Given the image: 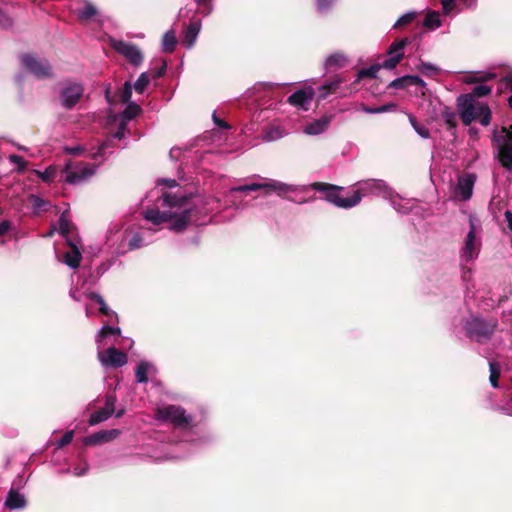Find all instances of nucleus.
Instances as JSON below:
<instances>
[{
    "mask_svg": "<svg viewBox=\"0 0 512 512\" xmlns=\"http://www.w3.org/2000/svg\"><path fill=\"white\" fill-rule=\"evenodd\" d=\"M132 90H133V87L131 85V83L129 82H126L124 84V87H123V90H122V93H121V101L123 103H126L128 104L129 102H131V97H132Z\"/></svg>",
    "mask_w": 512,
    "mask_h": 512,
    "instance_id": "37998d69",
    "label": "nucleus"
},
{
    "mask_svg": "<svg viewBox=\"0 0 512 512\" xmlns=\"http://www.w3.org/2000/svg\"><path fill=\"white\" fill-rule=\"evenodd\" d=\"M469 232L465 238L464 247L462 249V257L469 261L478 256L479 247H480V226L478 225L477 220L470 216L469 218Z\"/></svg>",
    "mask_w": 512,
    "mask_h": 512,
    "instance_id": "f8f14e48",
    "label": "nucleus"
},
{
    "mask_svg": "<svg viewBox=\"0 0 512 512\" xmlns=\"http://www.w3.org/2000/svg\"><path fill=\"white\" fill-rule=\"evenodd\" d=\"M314 97V89L311 86L297 90L288 97V102L302 110H308Z\"/></svg>",
    "mask_w": 512,
    "mask_h": 512,
    "instance_id": "a211bd4d",
    "label": "nucleus"
},
{
    "mask_svg": "<svg viewBox=\"0 0 512 512\" xmlns=\"http://www.w3.org/2000/svg\"><path fill=\"white\" fill-rule=\"evenodd\" d=\"M140 112H141V107L138 104H136L134 102H129L122 114V116L124 118L123 122L132 120L134 117L139 115Z\"/></svg>",
    "mask_w": 512,
    "mask_h": 512,
    "instance_id": "72a5a7b5",
    "label": "nucleus"
},
{
    "mask_svg": "<svg viewBox=\"0 0 512 512\" xmlns=\"http://www.w3.org/2000/svg\"><path fill=\"white\" fill-rule=\"evenodd\" d=\"M180 455H176V454H173V455H170L168 457H166V459H176V458H179Z\"/></svg>",
    "mask_w": 512,
    "mask_h": 512,
    "instance_id": "338daca9",
    "label": "nucleus"
},
{
    "mask_svg": "<svg viewBox=\"0 0 512 512\" xmlns=\"http://www.w3.org/2000/svg\"><path fill=\"white\" fill-rule=\"evenodd\" d=\"M215 204L217 201L212 198L206 201L198 198L192 200L184 195L166 193L161 196L156 208H147L143 212V217L154 226L171 222L169 229L180 232L190 223L203 224L197 215H207L214 210Z\"/></svg>",
    "mask_w": 512,
    "mask_h": 512,
    "instance_id": "f257e3e1",
    "label": "nucleus"
},
{
    "mask_svg": "<svg viewBox=\"0 0 512 512\" xmlns=\"http://www.w3.org/2000/svg\"><path fill=\"white\" fill-rule=\"evenodd\" d=\"M200 8L203 9V12L207 15L212 11V0H195Z\"/></svg>",
    "mask_w": 512,
    "mask_h": 512,
    "instance_id": "49530a36",
    "label": "nucleus"
},
{
    "mask_svg": "<svg viewBox=\"0 0 512 512\" xmlns=\"http://www.w3.org/2000/svg\"><path fill=\"white\" fill-rule=\"evenodd\" d=\"M332 3L333 0H317L318 10L324 12L331 6Z\"/></svg>",
    "mask_w": 512,
    "mask_h": 512,
    "instance_id": "8fccbe9b",
    "label": "nucleus"
},
{
    "mask_svg": "<svg viewBox=\"0 0 512 512\" xmlns=\"http://www.w3.org/2000/svg\"><path fill=\"white\" fill-rule=\"evenodd\" d=\"M213 119H214V123H215L217 126H219L220 128H224V129H228V128H229V125H228L226 122H224V121H222V120L218 119V118L216 117V114H215V113L213 114Z\"/></svg>",
    "mask_w": 512,
    "mask_h": 512,
    "instance_id": "13d9d810",
    "label": "nucleus"
},
{
    "mask_svg": "<svg viewBox=\"0 0 512 512\" xmlns=\"http://www.w3.org/2000/svg\"><path fill=\"white\" fill-rule=\"evenodd\" d=\"M97 166L85 162H69L63 170L64 180L72 185L82 184L96 172Z\"/></svg>",
    "mask_w": 512,
    "mask_h": 512,
    "instance_id": "1a4fd4ad",
    "label": "nucleus"
},
{
    "mask_svg": "<svg viewBox=\"0 0 512 512\" xmlns=\"http://www.w3.org/2000/svg\"><path fill=\"white\" fill-rule=\"evenodd\" d=\"M9 160H10V162H11V163L17 164V165H19L20 167H23V166H24V160H23V158H22L21 156H19V155H15V154L10 155V156H9Z\"/></svg>",
    "mask_w": 512,
    "mask_h": 512,
    "instance_id": "864d4df0",
    "label": "nucleus"
},
{
    "mask_svg": "<svg viewBox=\"0 0 512 512\" xmlns=\"http://www.w3.org/2000/svg\"><path fill=\"white\" fill-rule=\"evenodd\" d=\"M87 297L91 300H94L100 306L99 310L102 315H105L110 319L115 318L117 320V314L106 305L101 295L97 293H89Z\"/></svg>",
    "mask_w": 512,
    "mask_h": 512,
    "instance_id": "a878e982",
    "label": "nucleus"
},
{
    "mask_svg": "<svg viewBox=\"0 0 512 512\" xmlns=\"http://www.w3.org/2000/svg\"><path fill=\"white\" fill-rule=\"evenodd\" d=\"M455 118H456V115L453 112H446L445 113V119H446V122L448 124L454 125L455 124Z\"/></svg>",
    "mask_w": 512,
    "mask_h": 512,
    "instance_id": "4d7b16f0",
    "label": "nucleus"
},
{
    "mask_svg": "<svg viewBox=\"0 0 512 512\" xmlns=\"http://www.w3.org/2000/svg\"><path fill=\"white\" fill-rule=\"evenodd\" d=\"M65 150L72 155H79L83 151L81 146L67 147Z\"/></svg>",
    "mask_w": 512,
    "mask_h": 512,
    "instance_id": "6e6d98bb",
    "label": "nucleus"
},
{
    "mask_svg": "<svg viewBox=\"0 0 512 512\" xmlns=\"http://www.w3.org/2000/svg\"><path fill=\"white\" fill-rule=\"evenodd\" d=\"M409 121L414 128L415 132L423 139H428L430 137L429 129L417 122L416 118L413 115H409Z\"/></svg>",
    "mask_w": 512,
    "mask_h": 512,
    "instance_id": "473e14b6",
    "label": "nucleus"
},
{
    "mask_svg": "<svg viewBox=\"0 0 512 512\" xmlns=\"http://www.w3.org/2000/svg\"><path fill=\"white\" fill-rule=\"evenodd\" d=\"M157 230L152 228H125L115 225L107 234V243L115 247L117 251L135 250L153 242V233Z\"/></svg>",
    "mask_w": 512,
    "mask_h": 512,
    "instance_id": "7ed1b4c3",
    "label": "nucleus"
},
{
    "mask_svg": "<svg viewBox=\"0 0 512 512\" xmlns=\"http://www.w3.org/2000/svg\"><path fill=\"white\" fill-rule=\"evenodd\" d=\"M347 63V57L342 53H333L329 55L325 60L326 69H338L342 68Z\"/></svg>",
    "mask_w": 512,
    "mask_h": 512,
    "instance_id": "393cba45",
    "label": "nucleus"
},
{
    "mask_svg": "<svg viewBox=\"0 0 512 512\" xmlns=\"http://www.w3.org/2000/svg\"><path fill=\"white\" fill-rule=\"evenodd\" d=\"M10 228H11L10 221H7V220L1 221L0 222V236L7 233L10 230Z\"/></svg>",
    "mask_w": 512,
    "mask_h": 512,
    "instance_id": "603ef678",
    "label": "nucleus"
},
{
    "mask_svg": "<svg viewBox=\"0 0 512 512\" xmlns=\"http://www.w3.org/2000/svg\"><path fill=\"white\" fill-rule=\"evenodd\" d=\"M152 369V365L148 362L142 361L136 369V379L139 383H146L148 381V372Z\"/></svg>",
    "mask_w": 512,
    "mask_h": 512,
    "instance_id": "c756f323",
    "label": "nucleus"
},
{
    "mask_svg": "<svg viewBox=\"0 0 512 512\" xmlns=\"http://www.w3.org/2000/svg\"><path fill=\"white\" fill-rule=\"evenodd\" d=\"M116 401L117 399L115 395H107L105 399V406L90 416L89 424L96 425L100 422L107 420L112 415H115L116 418H121L124 415L125 410L122 408L116 411Z\"/></svg>",
    "mask_w": 512,
    "mask_h": 512,
    "instance_id": "2eb2a0df",
    "label": "nucleus"
},
{
    "mask_svg": "<svg viewBox=\"0 0 512 512\" xmlns=\"http://www.w3.org/2000/svg\"><path fill=\"white\" fill-rule=\"evenodd\" d=\"M307 188L323 192L327 201L341 208H352L360 203V197L358 194L350 193L344 196L336 186L319 182L313 183L309 186L299 187L273 179H264V181L260 183H250L233 187L231 188L230 192H250L265 189L269 192L276 193L278 196H284L287 193L295 192L298 190L305 191Z\"/></svg>",
    "mask_w": 512,
    "mask_h": 512,
    "instance_id": "f03ea898",
    "label": "nucleus"
},
{
    "mask_svg": "<svg viewBox=\"0 0 512 512\" xmlns=\"http://www.w3.org/2000/svg\"><path fill=\"white\" fill-rule=\"evenodd\" d=\"M165 69H166V65L165 63L162 65V67L155 73L154 77L155 78H158V77H161L164 72H165Z\"/></svg>",
    "mask_w": 512,
    "mask_h": 512,
    "instance_id": "680f3d73",
    "label": "nucleus"
},
{
    "mask_svg": "<svg viewBox=\"0 0 512 512\" xmlns=\"http://www.w3.org/2000/svg\"><path fill=\"white\" fill-rule=\"evenodd\" d=\"M29 202L32 205L34 213H40L42 211H46L50 206L49 202L42 199L37 195H30Z\"/></svg>",
    "mask_w": 512,
    "mask_h": 512,
    "instance_id": "2f4dec72",
    "label": "nucleus"
},
{
    "mask_svg": "<svg viewBox=\"0 0 512 512\" xmlns=\"http://www.w3.org/2000/svg\"><path fill=\"white\" fill-rule=\"evenodd\" d=\"M416 68L419 72H421L423 75L428 76V77L434 76L440 72L439 67H437L436 65H434L432 63L425 62L422 60L419 62V64L416 66Z\"/></svg>",
    "mask_w": 512,
    "mask_h": 512,
    "instance_id": "c85d7f7f",
    "label": "nucleus"
},
{
    "mask_svg": "<svg viewBox=\"0 0 512 512\" xmlns=\"http://www.w3.org/2000/svg\"><path fill=\"white\" fill-rule=\"evenodd\" d=\"M74 432L72 430L65 432V434L61 437L60 440L57 441L56 447L62 448L73 440Z\"/></svg>",
    "mask_w": 512,
    "mask_h": 512,
    "instance_id": "c03bdc74",
    "label": "nucleus"
},
{
    "mask_svg": "<svg viewBox=\"0 0 512 512\" xmlns=\"http://www.w3.org/2000/svg\"><path fill=\"white\" fill-rule=\"evenodd\" d=\"M126 129V122H122L119 126L117 132L113 135V138L121 140L124 137Z\"/></svg>",
    "mask_w": 512,
    "mask_h": 512,
    "instance_id": "3c124183",
    "label": "nucleus"
},
{
    "mask_svg": "<svg viewBox=\"0 0 512 512\" xmlns=\"http://www.w3.org/2000/svg\"><path fill=\"white\" fill-rule=\"evenodd\" d=\"M496 327L495 321H486L479 317H472L465 323L468 337L476 342H484L490 338Z\"/></svg>",
    "mask_w": 512,
    "mask_h": 512,
    "instance_id": "9d476101",
    "label": "nucleus"
},
{
    "mask_svg": "<svg viewBox=\"0 0 512 512\" xmlns=\"http://www.w3.org/2000/svg\"><path fill=\"white\" fill-rule=\"evenodd\" d=\"M84 87L79 82H65L60 90L59 99L65 109H72L82 98Z\"/></svg>",
    "mask_w": 512,
    "mask_h": 512,
    "instance_id": "4468645a",
    "label": "nucleus"
},
{
    "mask_svg": "<svg viewBox=\"0 0 512 512\" xmlns=\"http://www.w3.org/2000/svg\"><path fill=\"white\" fill-rule=\"evenodd\" d=\"M5 505L10 509H21L26 505L24 496L14 490H10L8 493Z\"/></svg>",
    "mask_w": 512,
    "mask_h": 512,
    "instance_id": "b1692460",
    "label": "nucleus"
},
{
    "mask_svg": "<svg viewBox=\"0 0 512 512\" xmlns=\"http://www.w3.org/2000/svg\"><path fill=\"white\" fill-rule=\"evenodd\" d=\"M504 412L512 416V409L510 407L503 408Z\"/></svg>",
    "mask_w": 512,
    "mask_h": 512,
    "instance_id": "69168bd1",
    "label": "nucleus"
},
{
    "mask_svg": "<svg viewBox=\"0 0 512 512\" xmlns=\"http://www.w3.org/2000/svg\"><path fill=\"white\" fill-rule=\"evenodd\" d=\"M409 86H416L420 88H425L426 83L425 81L416 75H405L399 78L394 79L390 84L389 87L394 89H405Z\"/></svg>",
    "mask_w": 512,
    "mask_h": 512,
    "instance_id": "6ab92c4d",
    "label": "nucleus"
},
{
    "mask_svg": "<svg viewBox=\"0 0 512 512\" xmlns=\"http://www.w3.org/2000/svg\"><path fill=\"white\" fill-rule=\"evenodd\" d=\"M72 224L67 219V216L65 213H62V215L59 218V232L62 236L67 237V235L71 232Z\"/></svg>",
    "mask_w": 512,
    "mask_h": 512,
    "instance_id": "58836bf2",
    "label": "nucleus"
},
{
    "mask_svg": "<svg viewBox=\"0 0 512 512\" xmlns=\"http://www.w3.org/2000/svg\"><path fill=\"white\" fill-rule=\"evenodd\" d=\"M89 466L87 463H83L73 468V474L75 476H83L88 472Z\"/></svg>",
    "mask_w": 512,
    "mask_h": 512,
    "instance_id": "09e8293b",
    "label": "nucleus"
},
{
    "mask_svg": "<svg viewBox=\"0 0 512 512\" xmlns=\"http://www.w3.org/2000/svg\"><path fill=\"white\" fill-rule=\"evenodd\" d=\"M409 43L408 38H401L389 46L387 50L388 58L381 64L372 65L368 68L359 71V77H376L380 69H394L404 57V50L406 45Z\"/></svg>",
    "mask_w": 512,
    "mask_h": 512,
    "instance_id": "0eeeda50",
    "label": "nucleus"
},
{
    "mask_svg": "<svg viewBox=\"0 0 512 512\" xmlns=\"http://www.w3.org/2000/svg\"><path fill=\"white\" fill-rule=\"evenodd\" d=\"M176 45V36L173 30H168L162 38V49L165 52H172Z\"/></svg>",
    "mask_w": 512,
    "mask_h": 512,
    "instance_id": "7c9ffc66",
    "label": "nucleus"
},
{
    "mask_svg": "<svg viewBox=\"0 0 512 512\" xmlns=\"http://www.w3.org/2000/svg\"><path fill=\"white\" fill-rule=\"evenodd\" d=\"M162 182L165 183L169 187H174L177 185V182L174 179H163Z\"/></svg>",
    "mask_w": 512,
    "mask_h": 512,
    "instance_id": "bf43d9fd",
    "label": "nucleus"
},
{
    "mask_svg": "<svg viewBox=\"0 0 512 512\" xmlns=\"http://www.w3.org/2000/svg\"><path fill=\"white\" fill-rule=\"evenodd\" d=\"M120 333L121 330L119 327L108 325H103L102 328L98 331L96 335V342L98 344L97 357L103 367L118 368L124 366L127 363L126 354L117 350L115 347L111 346L105 351L101 350V347L104 345V341L108 336H119Z\"/></svg>",
    "mask_w": 512,
    "mask_h": 512,
    "instance_id": "39448f33",
    "label": "nucleus"
},
{
    "mask_svg": "<svg viewBox=\"0 0 512 512\" xmlns=\"http://www.w3.org/2000/svg\"><path fill=\"white\" fill-rule=\"evenodd\" d=\"M504 218L507 223L509 231L512 233V212L509 210L505 211Z\"/></svg>",
    "mask_w": 512,
    "mask_h": 512,
    "instance_id": "5fc2aeb1",
    "label": "nucleus"
},
{
    "mask_svg": "<svg viewBox=\"0 0 512 512\" xmlns=\"http://www.w3.org/2000/svg\"><path fill=\"white\" fill-rule=\"evenodd\" d=\"M41 177H42V179H43L44 181H50V173H49V171H48V170H47V171H45V172L41 175Z\"/></svg>",
    "mask_w": 512,
    "mask_h": 512,
    "instance_id": "e2e57ef3",
    "label": "nucleus"
},
{
    "mask_svg": "<svg viewBox=\"0 0 512 512\" xmlns=\"http://www.w3.org/2000/svg\"><path fill=\"white\" fill-rule=\"evenodd\" d=\"M70 295H71V297H72L73 299H75L76 301H79V300H80V298L76 295L75 291H71V292H70Z\"/></svg>",
    "mask_w": 512,
    "mask_h": 512,
    "instance_id": "0e129e2a",
    "label": "nucleus"
},
{
    "mask_svg": "<svg viewBox=\"0 0 512 512\" xmlns=\"http://www.w3.org/2000/svg\"><path fill=\"white\" fill-rule=\"evenodd\" d=\"M67 242L70 249L64 254V263L70 268L75 269L79 266L82 255L78 246L75 243L69 240Z\"/></svg>",
    "mask_w": 512,
    "mask_h": 512,
    "instance_id": "412c9836",
    "label": "nucleus"
},
{
    "mask_svg": "<svg viewBox=\"0 0 512 512\" xmlns=\"http://www.w3.org/2000/svg\"><path fill=\"white\" fill-rule=\"evenodd\" d=\"M155 416L159 421L171 423L175 428L183 429L186 438L181 442L190 441L191 431L187 428L191 422V416L186 414L182 407L176 405H164L157 408Z\"/></svg>",
    "mask_w": 512,
    "mask_h": 512,
    "instance_id": "6e6552de",
    "label": "nucleus"
},
{
    "mask_svg": "<svg viewBox=\"0 0 512 512\" xmlns=\"http://www.w3.org/2000/svg\"><path fill=\"white\" fill-rule=\"evenodd\" d=\"M119 434L120 432L117 429L104 430L85 437L83 439V443L90 446L97 445L100 443L109 442L116 438Z\"/></svg>",
    "mask_w": 512,
    "mask_h": 512,
    "instance_id": "aec40b11",
    "label": "nucleus"
},
{
    "mask_svg": "<svg viewBox=\"0 0 512 512\" xmlns=\"http://www.w3.org/2000/svg\"><path fill=\"white\" fill-rule=\"evenodd\" d=\"M388 106L384 105V106H380V107H376V108H369L367 106H363L362 107V111L365 112V113H368V114H378V113H383V112H387L388 111Z\"/></svg>",
    "mask_w": 512,
    "mask_h": 512,
    "instance_id": "a18cd8bd",
    "label": "nucleus"
},
{
    "mask_svg": "<svg viewBox=\"0 0 512 512\" xmlns=\"http://www.w3.org/2000/svg\"><path fill=\"white\" fill-rule=\"evenodd\" d=\"M341 82L342 79L339 76H336L319 87V99H324L330 93L335 92Z\"/></svg>",
    "mask_w": 512,
    "mask_h": 512,
    "instance_id": "bb28decb",
    "label": "nucleus"
},
{
    "mask_svg": "<svg viewBox=\"0 0 512 512\" xmlns=\"http://www.w3.org/2000/svg\"><path fill=\"white\" fill-rule=\"evenodd\" d=\"M459 114L465 125L478 121L487 126L491 121V111L485 102L473 99L472 96L460 95L457 99Z\"/></svg>",
    "mask_w": 512,
    "mask_h": 512,
    "instance_id": "423d86ee",
    "label": "nucleus"
},
{
    "mask_svg": "<svg viewBox=\"0 0 512 512\" xmlns=\"http://www.w3.org/2000/svg\"><path fill=\"white\" fill-rule=\"evenodd\" d=\"M493 78V74H486V75H480L475 80L476 81H483V80H489Z\"/></svg>",
    "mask_w": 512,
    "mask_h": 512,
    "instance_id": "052dcab7",
    "label": "nucleus"
},
{
    "mask_svg": "<svg viewBox=\"0 0 512 512\" xmlns=\"http://www.w3.org/2000/svg\"><path fill=\"white\" fill-rule=\"evenodd\" d=\"M444 14H449L455 7V0H441Z\"/></svg>",
    "mask_w": 512,
    "mask_h": 512,
    "instance_id": "de8ad7c7",
    "label": "nucleus"
},
{
    "mask_svg": "<svg viewBox=\"0 0 512 512\" xmlns=\"http://www.w3.org/2000/svg\"><path fill=\"white\" fill-rule=\"evenodd\" d=\"M495 140L497 142L499 162L505 169L512 170V131L502 128L495 135Z\"/></svg>",
    "mask_w": 512,
    "mask_h": 512,
    "instance_id": "9b49d317",
    "label": "nucleus"
},
{
    "mask_svg": "<svg viewBox=\"0 0 512 512\" xmlns=\"http://www.w3.org/2000/svg\"><path fill=\"white\" fill-rule=\"evenodd\" d=\"M328 125H329V120L327 118H321V119H318V120H315L311 123H308L303 131L305 134L307 135H319L321 133H323L327 128H328Z\"/></svg>",
    "mask_w": 512,
    "mask_h": 512,
    "instance_id": "4be33fe9",
    "label": "nucleus"
},
{
    "mask_svg": "<svg viewBox=\"0 0 512 512\" xmlns=\"http://www.w3.org/2000/svg\"><path fill=\"white\" fill-rule=\"evenodd\" d=\"M440 13L437 11H429L424 20V26L428 29L435 30L441 26Z\"/></svg>",
    "mask_w": 512,
    "mask_h": 512,
    "instance_id": "cd10ccee",
    "label": "nucleus"
},
{
    "mask_svg": "<svg viewBox=\"0 0 512 512\" xmlns=\"http://www.w3.org/2000/svg\"><path fill=\"white\" fill-rule=\"evenodd\" d=\"M98 15V11L94 5L91 3H87L81 10L78 12V17L83 20L87 21L91 19L94 16Z\"/></svg>",
    "mask_w": 512,
    "mask_h": 512,
    "instance_id": "c9c22d12",
    "label": "nucleus"
},
{
    "mask_svg": "<svg viewBox=\"0 0 512 512\" xmlns=\"http://www.w3.org/2000/svg\"><path fill=\"white\" fill-rule=\"evenodd\" d=\"M476 176L472 173L464 174L458 177L457 184L454 188L455 198L466 201L469 200L473 193Z\"/></svg>",
    "mask_w": 512,
    "mask_h": 512,
    "instance_id": "f3484780",
    "label": "nucleus"
},
{
    "mask_svg": "<svg viewBox=\"0 0 512 512\" xmlns=\"http://www.w3.org/2000/svg\"><path fill=\"white\" fill-rule=\"evenodd\" d=\"M416 17V13L411 11L402 15L394 24V28H401L409 23H411Z\"/></svg>",
    "mask_w": 512,
    "mask_h": 512,
    "instance_id": "79ce46f5",
    "label": "nucleus"
},
{
    "mask_svg": "<svg viewBox=\"0 0 512 512\" xmlns=\"http://www.w3.org/2000/svg\"><path fill=\"white\" fill-rule=\"evenodd\" d=\"M111 46L114 50L123 55L132 65L139 66L143 62V54L136 45L123 40L112 39Z\"/></svg>",
    "mask_w": 512,
    "mask_h": 512,
    "instance_id": "dca6fc26",
    "label": "nucleus"
},
{
    "mask_svg": "<svg viewBox=\"0 0 512 512\" xmlns=\"http://www.w3.org/2000/svg\"><path fill=\"white\" fill-rule=\"evenodd\" d=\"M285 132L280 127H272L266 131L264 139L266 141H276L284 137Z\"/></svg>",
    "mask_w": 512,
    "mask_h": 512,
    "instance_id": "ea45409f",
    "label": "nucleus"
},
{
    "mask_svg": "<svg viewBox=\"0 0 512 512\" xmlns=\"http://www.w3.org/2000/svg\"><path fill=\"white\" fill-rule=\"evenodd\" d=\"M489 368H490V377H489L490 383H491L492 387L497 388L498 387L497 381H498V378L500 375V367L494 362H489Z\"/></svg>",
    "mask_w": 512,
    "mask_h": 512,
    "instance_id": "a19ab883",
    "label": "nucleus"
},
{
    "mask_svg": "<svg viewBox=\"0 0 512 512\" xmlns=\"http://www.w3.org/2000/svg\"><path fill=\"white\" fill-rule=\"evenodd\" d=\"M509 105L512 108V95L509 97Z\"/></svg>",
    "mask_w": 512,
    "mask_h": 512,
    "instance_id": "774afa93",
    "label": "nucleus"
},
{
    "mask_svg": "<svg viewBox=\"0 0 512 512\" xmlns=\"http://www.w3.org/2000/svg\"><path fill=\"white\" fill-rule=\"evenodd\" d=\"M149 84V77H148V74L146 72H143L140 74V76L138 77V79L136 80V82L134 83V85L132 86L135 91L139 94H142L145 89L147 88Z\"/></svg>",
    "mask_w": 512,
    "mask_h": 512,
    "instance_id": "e433bc0d",
    "label": "nucleus"
},
{
    "mask_svg": "<svg viewBox=\"0 0 512 512\" xmlns=\"http://www.w3.org/2000/svg\"><path fill=\"white\" fill-rule=\"evenodd\" d=\"M113 146V139L105 140L95 151L90 152L91 158L94 160H98L100 158H104L106 154V149Z\"/></svg>",
    "mask_w": 512,
    "mask_h": 512,
    "instance_id": "f704fd0d",
    "label": "nucleus"
},
{
    "mask_svg": "<svg viewBox=\"0 0 512 512\" xmlns=\"http://www.w3.org/2000/svg\"><path fill=\"white\" fill-rule=\"evenodd\" d=\"M200 31V24L198 22L191 23L185 30L183 43L186 48L190 49L194 45Z\"/></svg>",
    "mask_w": 512,
    "mask_h": 512,
    "instance_id": "5701e85b",
    "label": "nucleus"
},
{
    "mask_svg": "<svg viewBox=\"0 0 512 512\" xmlns=\"http://www.w3.org/2000/svg\"><path fill=\"white\" fill-rule=\"evenodd\" d=\"M352 194H358L360 200L362 197L369 195L382 196L389 200L393 208L402 214H406L412 210L415 205L414 199H406L396 194L383 180H365L357 184V189Z\"/></svg>",
    "mask_w": 512,
    "mask_h": 512,
    "instance_id": "20e7f679",
    "label": "nucleus"
},
{
    "mask_svg": "<svg viewBox=\"0 0 512 512\" xmlns=\"http://www.w3.org/2000/svg\"><path fill=\"white\" fill-rule=\"evenodd\" d=\"M22 66L38 79L52 76V68L46 59L39 58L32 54L21 56Z\"/></svg>",
    "mask_w": 512,
    "mask_h": 512,
    "instance_id": "ddd939ff",
    "label": "nucleus"
},
{
    "mask_svg": "<svg viewBox=\"0 0 512 512\" xmlns=\"http://www.w3.org/2000/svg\"><path fill=\"white\" fill-rule=\"evenodd\" d=\"M491 90H492L491 87L481 84V85L475 86L471 93L464 94L463 96H472L473 99H478L479 97L488 95L491 92Z\"/></svg>",
    "mask_w": 512,
    "mask_h": 512,
    "instance_id": "4c0bfd02",
    "label": "nucleus"
}]
</instances>
